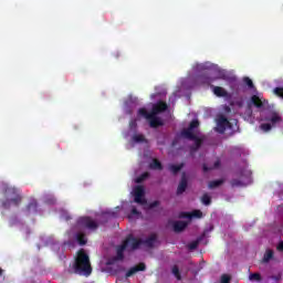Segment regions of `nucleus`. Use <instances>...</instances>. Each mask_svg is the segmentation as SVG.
Returning a JSON list of instances; mask_svg holds the SVG:
<instances>
[{"mask_svg": "<svg viewBox=\"0 0 283 283\" xmlns=\"http://www.w3.org/2000/svg\"><path fill=\"white\" fill-rule=\"evenodd\" d=\"M251 103L254 105V107H256V109H262V107H264V102H262L258 95H252Z\"/></svg>", "mask_w": 283, "mask_h": 283, "instance_id": "dca6fc26", "label": "nucleus"}, {"mask_svg": "<svg viewBox=\"0 0 283 283\" xmlns=\"http://www.w3.org/2000/svg\"><path fill=\"white\" fill-rule=\"evenodd\" d=\"M251 282H262V275L260 273H252L249 275Z\"/></svg>", "mask_w": 283, "mask_h": 283, "instance_id": "c85d7f7f", "label": "nucleus"}, {"mask_svg": "<svg viewBox=\"0 0 283 283\" xmlns=\"http://www.w3.org/2000/svg\"><path fill=\"white\" fill-rule=\"evenodd\" d=\"M137 123H136V119H132L130 122H129V127H130V129H136V127H137Z\"/></svg>", "mask_w": 283, "mask_h": 283, "instance_id": "ea45409f", "label": "nucleus"}, {"mask_svg": "<svg viewBox=\"0 0 283 283\" xmlns=\"http://www.w3.org/2000/svg\"><path fill=\"white\" fill-rule=\"evenodd\" d=\"M200 127V122L198 119H193L190 122L188 128H184L180 133L181 138H186L187 140H193L195 142V147L197 149H200L202 147L203 139L200 137H197L193 134V129H198Z\"/></svg>", "mask_w": 283, "mask_h": 283, "instance_id": "f03ea898", "label": "nucleus"}, {"mask_svg": "<svg viewBox=\"0 0 283 283\" xmlns=\"http://www.w3.org/2000/svg\"><path fill=\"white\" fill-rule=\"evenodd\" d=\"M181 218H189V220H191L192 218H202V211L193 210L192 212H182Z\"/></svg>", "mask_w": 283, "mask_h": 283, "instance_id": "2eb2a0df", "label": "nucleus"}, {"mask_svg": "<svg viewBox=\"0 0 283 283\" xmlns=\"http://www.w3.org/2000/svg\"><path fill=\"white\" fill-rule=\"evenodd\" d=\"M64 220H66V222H67V221L72 220V217L65 216V217H64Z\"/></svg>", "mask_w": 283, "mask_h": 283, "instance_id": "a18cd8bd", "label": "nucleus"}, {"mask_svg": "<svg viewBox=\"0 0 283 283\" xmlns=\"http://www.w3.org/2000/svg\"><path fill=\"white\" fill-rule=\"evenodd\" d=\"M149 169H153L155 171H163V164L160 160L154 158L153 161L149 164Z\"/></svg>", "mask_w": 283, "mask_h": 283, "instance_id": "a211bd4d", "label": "nucleus"}, {"mask_svg": "<svg viewBox=\"0 0 283 283\" xmlns=\"http://www.w3.org/2000/svg\"><path fill=\"white\" fill-rule=\"evenodd\" d=\"M0 205H1L2 209L8 210V209H11L12 201H11V199H1Z\"/></svg>", "mask_w": 283, "mask_h": 283, "instance_id": "b1692460", "label": "nucleus"}, {"mask_svg": "<svg viewBox=\"0 0 283 283\" xmlns=\"http://www.w3.org/2000/svg\"><path fill=\"white\" fill-rule=\"evenodd\" d=\"M138 116H143L146 120H149V118H151V112L149 113L147 108L143 107L138 109Z\"/></svg>", "mask_w": 283, "mask_h": 283, "instance_id": "5701e85b", "label": "nucleus"}, {"mask_svg": "<svg viewBox=\"0 0 283 283\" xmlns=\"http://www.w3.org/2000/svg\"><path fill=\"white\" fill-rule=\"evenodd\" d=\"M218 167H220V160L214 161L213 167L209 168L207 167V164H203V171H211V169H218Z\"/></svg>", "mask_w": 283, "mask_h": 283, "instance_id": "473e14b6", "label": "nucleus"}, {"mask_svg": "<svg viewBox=\"0 0 283 283\" xmlns=\"http://www.w3.org/2000/svg\"><path fill=\"white\" fill-rule=\"evenodd\" d=\"M168 107L169 106L165 102L159 101L153 105L151 114H155L158 116V114H163V112H167Z\"/></svg>", "mask_w": 283, "mask_h": 283, "instance_id": "1a4fd4ad", "label": "nucleus"}, {"mask_svg": "<svg viewBox=\"0 0 283 283\" xmlns=\"http://www.w3.org/2000/svg\"><path fill=\"white\" fill-rule=\"evenodd\" d=\"M172 274L177 280H182V276L180 275V269L178 268V265L172 266Z\"/></svg>", "mask_w": 283, "mask_h": 283, "instance_id": "2f4dec72", "label": "nucleus"}, {"mask_svg": "<svg viewBox=\"0 0 283 283\" xmlns=\"http://www.w3.org/2000/svg\"><path fill=\"white\" fill-rule=\"evenodd\" d=\"M36 209H39V203L36 202V200H31V202L28 205L27 210L28 211H36Z\"/></svg>", "mask_w": 283, "mask_h": 283, "instance_id": "cd10ccee", "label": "nucleus"}, {"mask_svg": "<svg viewBox=\"0 0 283 283\" xmlns=\"http://www.w3.org/2000/svg\"><path fill=\"white\" fill-rule=\"evenodd\" d=\"M124 242H127V251H136L143 247V239H136L134 235H128Z\"/></svg>", "mask_w": 283, "mask_h": 283, "instance_id": "423d86ee", "label": "nucleus"}, {"mask_svg": "<svg viewBox=\"0 0 283 283\" xmlns=\"http://www.w3.org/2000/svg\"><path fill=\"white\" fill-rule=\"evenodd\" d=\"M132 214H133V216H140V212L138 211V209L133 208V209H132Z\"/></svg>", "mask_w": 283, "mask_h": 283, "instance_id": "79ce46f5", "label": "nucleus"}, {"mask_svg": "<svg viewBox=\"0 0 283 283\" xmlns=\"http://www.w3.org/2000/svg\"><path fill=\"white\" fill-rule=\"evenodd\" d=\"M69 273L71 275H84L85 277L92 275V263L90 262V255L85 253V250H80L77 252L74 263L69 268Z\"/></svg>", "mask_w": 283, "mask_h": 283, "instance_id": "f257e3e1", "label": "nucleus"}, {"mask_svg": "<svg viewBox=\"0 0 283 283\" xmlns=\"http://www.w3.org/2000/svg\"><path fill=\"white\" fill-rule=\"evenodd\" d=\"M158 205H160V201H153L150 203V209H154V208L158 207Z\"/></svg>", "mask_w": 283, "mask_h": 283, "instance_id": "a19ab883", "label": "nucleus"}, {"mask_svg": "<svg viewBox=\"0 0 283 283\" xmlns=\"http://www.w3.org/2000/svg\"><path fill=\"white\" fill-rule=\"evenodd\" d=\"M149 172H144L139 177H137L136 182L140 184V182H145V180H147V178H149Z\"/></svg>", "mask_w": 283, "mask_h": 283, "instance_id": "72a5a7b5", "label": "nucleus"}, {"mask_svg": "<svg viewBox=\"0 0 283 283\" xmlns=\"http://www.w3.org/2000/svg\"><path fill=\"white\" fill-rule=\"evenodd\" d=\"M201 202L206 207H209V205H211V196H209V193H203V196L201 197Z\"/></svg>", "mask_w": 283, "mask_h": 283, "instance_id": "bb28decb", "label": "nucleus"}, {"mask_svg": "<svg viewBox=\"0 0 283 283\" xmlns=\"http://www.w3.org/2000/svg\"><path fill=\"white\" fill-rule=\"evenodd\" d=\"M138 271H147V265L145 263H139L133 268H130L126 274L125 277H132V275H136V273H138Z\"/></svg>", "mask_w": 283, "mask_h": 283, "instance_id": "9b49d317", "label": "nucleus"}, {"mask_svg": "<svg viewBox=\"0 0 283 283\" xmlns=\"http://www.w3.org/2000/svg\"><path fill=\"white\" fill-rule=\"evenodd\" d=\"M219 78H224V75H221L220 73L216 75V71L207 70L205 73L199 75L198 81L203 85H211V83L219 81Z\"/></svg>", "mask_w": 283, "mask_h": 283, "instance_id": "20e7f679", "label": "nucleus"}, {"mask_svg": "<svg viewBox=\"0 0 283 283\" xmlns=\"http://www.w3.org/2000/svg\"><path fill=\"white\" fill-rule=\"evenodd\" d=\"M282 117H280V115H277L276 113H274L270 118V122L272 123L273 126L277 125V123H280Z\"/></svg>", "mask_w": 283, "mask_h": 283, "instance_id": "c756f323", "label": "nucleus"}, {"mask_svg": "<svg viewBox=\"0 0 283 283\" xmlns=\"http://www.w3.org/2000/svg\"><path fill=\"white\" fill-rule=\"evenodd\" d=\"M198 149H200V148H197V147H196V146H193V145H192V146H190V151H192V153H193V151H198Z\"/></svg>", "mask_w": 283, "mask_h": 283, "instance_id": "c03bdc74", "label": "nucleus"}, {"mask_svg": "<svg viewBox=\"0 0 283 283\" xmlns=\"http://www.w3.org/2000/svg\"><path fill=\"white\" fill-rule=\"evenodd\" d=\"M3 275V269L0 268V276Z\"/></svg>", "mask_w": 283, "mask_h": 283, "instance_id": "49530a36", "label": "nucleus"}, {"mask_svg": "<svg viewBox=\"0 0 283 283\" xmlns=\"http://www.w3.org/2000/svg\"><path fill=\"white\" fill-rule=\"evenodd\" d=\"M198 244H200V241L199 240H196V241H192L188 244V249L190 251H196V249H198Z\"/></svg>", "mask_w": 283, "mask_h": 283, "instance_id": "f704fd0d", "label": "nucleus"}, {"mask_svg": "<svg viewBox=\"0 0 283 283\" xmlns=\"http://www.w3.org/2000/svg\"><path fill=\"white\" fill-rule=\"evenodd\" d=\"M156 240H158V235L156 233H153L146 240H143V244H145V247H148V249H154Z\"/></svg>", "mask_w": 283, "mask_h": 283, "instance_id": "4468645a", "label": "nucleus"}, {"mask_svg": "<svg viewBox=\"0 0 283 283\" xmlns=\"http://www.w3.org/2000/svg\"><path fill=\"white\" fill-rule=\"evenodd\" d=\"M76 240H77L78 244H81V247L87 244V239H85V234H83V233H77Z\"/></svg>", "mask_w": 283, "mask_h": 283, "instance_id": "393cba45", "label": "nucleus"}, {"mask_svg": "<svg viewBox=\"0 0 283 283\" xmlns=\"http://www.w3.org/2000/svg\"><path fill=\"white\" fill-rule=\"evenodd\" d=\"M134 143H147V139L145 138V135L137 134L133 136Z\"/></svg>", "mask_w": 283, "mask_h": 283, "instance_id": "a878e982", "label": "nucleus"}, {"mask_svg": "<svg viewBox=\"0 0 283 283\" xmlns=\"http://www.w3.org/2000/svg\"><path fill=\"white\" fill-rule=\"evenodd\" d=\"M77 227L81 229H85L86 231H98V227H101V223L96 221L92 217H80L77 219Z\"/></svg>", "mask_w": 283, "mask_h": 283, "instance_id": "7ed1b4c3", "label": "nucleus"}, {"mask_svg": "<svg viewBox=\"0 0 283 283\" xmlns=\"http://www.w3.org/2000/svg\"><path fill=\"white\" fill-rule=\"evenodd\" d=\"M274 94L276 96H280V98H283V87H275L274 88Z\"/></svg>", "mask_w": 283, "mask_h": 283, "instance_id": "e433bc0d", "label": "nucleus"}, {"mask_svg": "<svg viewBox=\"0 0 283 283\" xmlns=\"http://www.w3.org/2000/svg\"><path fill=\"white\" fill-rule=\"evenodd\" d=\"M231 282V276L223 274L221 276V283H230Z\"/></svg>", "mask_w": 283, "mask_h": 283, "instance_id": "4c0bfd02", "label": "nucleus"}, {"mask_svg": "<svg viewBox=\"0 0 283 283\" xmlns=\"http://www.w3.org/2000/svg\"><path fill=\"white\" fill-rule=\"evenodd\" d=\"M221 185H224V179H217L209 182L208 187L209 189H216L220 187Z\"/></svg>", "mask_w": 283, "mask_h": 283, "instance_id": "4be33fe9", "label": "nucleus"}, {"mask_svg": "<svg viewBox=\"0 0 283 283\" xmlns=\"http://www.w3.org/2000/svg\"><path fill=\"white\" fill-rule=\"evenodd\" d=\"M149 120V125L150 127H153V129H156L158 127H163V125H165V123L163 122V119H160V117H158L156 114L151 113L150 117L148 118Z\"/></svg>", "mask_w": 283, "mask_h": 283, "instance_id": "f8f14e48", "label": "nucleus"}, {"mask_svg": "<svg viewBox=\"0 0 283 283\" xmlns=\"http://www.w3.org/2000/svg\"><path fill=\"white\" fill-rule=\"evenodd\" d=\"M134 196H135V202H137V205H146L147 203V200L145 199V187L137 186L134 189Z\"/></svg>", "mask_w": 283, "mask_h": 283, "instance_id": "6e6552de", "label": "nucleus"}, {"mask_svg": "<svg viewBox=\"0 0 283 283\" xmlns=\"http://www.w3.org/2000/svg\"><path fill=\"white\" fill-rule=\"evenodd\" d=\"M182 167H185V164H179V165L171 164L168 166V169L169 171H171V174L176 175L182 170Z\"/></svg>", "mask_w": 283, "mask_h": 283, "instance_id": "aec40b11", "label": "nucleus"}, {"mask_svg": "<svg viewBox=\"0 0 283 283\" xmlns=\"http://www.w3.org/2000/svg\"><path fill=\"white\" fill-rule=\"evenodd\" d=\"M187 187H188L187 174L182 172L181 180L177 187V196H182V193L187 191Z\"/></svg>", "mask_w": 283, "mask_h": 283, "instance_id": "9d476101", "label": "nucleus"}, {"mask_svg": "<svg viewBox=\"0 0 283 283\" xmlns=\"http://www.w3.org/2000/svg\"><path fill=\"white\" fill-rule=\"evenodd\" d=\"M187 227V222L185 221H175L172 224V229L175 233H181V231Z\"/></svg>", "mask_w": 283, "mask_h": 283, "instance_id": "f3484780", "label": "nucleus"}, {"mask_svg": "<svg viewBox=\"0 0 283 283\" xmlns=\"http://www.w3.org/2000/svg\"><path fill=\"white\" fill-rule=\"evenodd\" d=\"M11 200V207H19L21 205L23 197L20 193H15Z\"/></svg>", "mask_w": 283, "mask_h": 283, "instance_id": "6ab92c4d", "label": "nucleus"}, {"mask_svg": "<svg viewBox=\"0 0 283 283\" xmlns=\"http://www.w3.org/2000/svg\"><path fill=\"white\" fill-rule=\"evenodd\" d=\"M273 280H276V281H277V280H280V277H275V276H273Z\"/></svg>", "mask_w": 283, "mask_h": 283, "instance_id": "de8ad7c7", "label": "nucleus"}, {"mask_svg": "<svg viewBox=\"0 0 283 283\" xmlns=\"http://www.w3.org/2000/svg\"><path fill=\"white\" fill-rule=\"evenodd\" d=\"M125 251H127V241H123V243L117 247L115 260H125Z\"/></svg>", "mask_w": 283, "mask_h": 283, "instance_id": "ddd939ff", "label": "nucleus"}, {"mask_svg": "<svg viewBox=\"0 0 283 283\" xmlns=\"http://www.w3.org/2000/svg\"><path fill=\"white\" fill-rule=\"evenodd\" d=\"M227 127H231V122L224 115H221L217 120V127L214 128L218 134H224Z\"/></svg>", "mask_w": 283, "mask_h": 283, "instance_id": "0eeeda50", "label": "nucleus"}, {"mask_svg": "<svg viewBox=\"0 0 283 283\" xmlns=\"http://www.w3.org/2000/svg\"><path fill=\"white\" fill-rule=\"evenodd\" d=\"M244 83L248 87L253 88V81L249 77H244Z\"/></svg>", "mask_w": 283, "mask_h": 283, "instance_id": "58836bf2", "label": "nucleus"}, {"mask_svg": "<svg viewBox=\"0 0 283 283\" xmlns=\"http://www.w3.org/2000/svg\"><path fill=\"white\" fill-rule=\"evenodd\" d=\"M242 179H232L230 181L231 187H247L248 182L251 180V171L241 172Z\"/></svg>", "mask_w": 283, "mask_h": 283, "instance_id": "39448f33", "label": "nucleus"}, {"mask_svg": "<svg viewBox=\"0 0 283 283\" xmlns=\"http://www.w3.org/2000/svg\"><path fill=\"white\" fill-rule=\"evenodd\" d=\"M277 251H283V241H281L277 247H276Z\"/></svg>", "mask_w": 283, "mask_h": 283, "instance_id": "37998d69", "label": "nucleus"}, {"mask_svg": "<svg viewBox=\"0 0 283 283\" xmlns=\"http://www.w3.org/2000/svg\"><path fill=\"white\" fill-rule=\"evenodd\" d=\"M273 260V250H268L263 256V262H271Z\"/></svg>", "mask_w": 283, "mask_h": 283, "instance_id": "7c9ffc66", "label": "nucleus"}, {"mask_svg": "<svg viewBox=\"0 0 283 283\" xmlns=\"http://www.w3.org/2000/svg\"><path fill=\"white\" fill-rule=\"evenodd\" d=\"M213 94H216V96H219V97H224V96H227L228 93L221 86H214L213 87Z\"/></svg>", "mask_w": 283, "mask_h": 283, "instance_id": "412c9836", "label": "nucleus"}, {"mask_svg": "<svg viewBox=\"0 0 283 283\" xmlns=\"http://www.w3.org/2000/svg\"><path fill=\"white\" fill-rule=\"evenodd\" d=\"M272 125L269 124V123H265V124H261L260 128L262 129V132H271L272 129Z\"/></svg>", "mask_w": 283, "mask_h": 283, "instance_id": "c9c22d12", "label": "nucleus"}]
</instances>
